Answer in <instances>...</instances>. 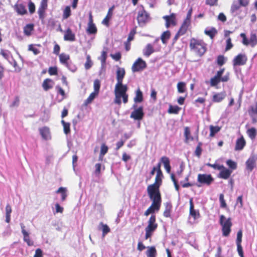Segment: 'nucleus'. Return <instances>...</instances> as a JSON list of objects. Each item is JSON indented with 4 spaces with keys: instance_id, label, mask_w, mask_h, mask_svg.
Masks as SVG:
<instances>
[{
    "instance_id": "33",
    "label": "nucleus",
    "mask_w": 257,
    "mask_h": 257,
    "mask_svg": "<svg viewBox=\"0 0 257 257\" xmlns=\"http://www.w3.org/2000/svg\"><path fill=\"white\" fill-rule=\"evenodd\" d=\"M12 208L9 204H8L6 207V222L9 223L11 221V214L12 213Z\"/></svg>"
},
{
    "instance_id": "51",
    "label": "nucleus",
    "mask_w": 257,
    "mask_h": 257,
    "mask_svg": "<svg viewBox=\"0 0 257 257\" xmlns=\"http://www.w3.org/2000/svg\"><path fill=\"white\" fill-rule=\"evenodd\" d=\"M0 54L7 60H9L10 58L11 59L12 57L10 56V52L8 50H1Z\"/></svg>"
},
{
    "instance_id": "36",
    "label": "nucleus",
    "mask_w": 257,
    "mask_h": 257,
    "mask_svg": "<svg viewBox=\"0 0 257 257\" xmlns=\"http://www.w3.org/2000/svg\"><path fill=\"white\" fill-rule=\"evenodd\" d=\"M148 250L147 251L146 254L147 257H156L157 254L156 249L155 247H148Z\"/></svg>"
},
{
    "instance_id": "9",
    "label": "nucleus",
    "mask_w": 257,
    "mask_h": 257,
    "mask_svg": "<svg viewBox=\"0 0 257 257\" xmlns=\"http://www.w3.org/2000/svg\"><path fill=\"white\" fill-rule=\"evenodd\" d=\"M147 67V64L142 58H139L132 66V70L133 72L141 71Z\"/></svg>"
},
{
    "instance_id": "46",
    "label": "nucleus",
    "mask_w": 257,
    "mask_h": 257,
    "mask_svg": "<svg viewBox=\"0 0 257 257\" xmlns=\"http://www.w3.org/2000/svg\"><path fill=\"white\" fill-rule=\"evenodd\" d=\"M65 66L73 72H75L77 70L76 66L70 60L65 65Z\"/></svg>"
},
{
    "instance_id": "61",
    "label": "nucleus",
    "mask_w": 257,
    "mask_h": 257,
    "mask_svg": "<svg viewBox=\"0 0 257 257\" xmlns=\"http://www.w3.org/2000/svg\"><path fill=\"white\" fill-rule=\"evenodd\" d=\"M136 33V31L135 29H133V30H132L130 33H129L127 41L129 42L132 41L134 39V36Z\"/></svg>"
},
{
    "instance_id": "53",
    "label": "nucleus",
    "mask_w": 257,
    "mask_h": 257,
    "mask_svg": "<svg viewBox=\"0 0 257 257\" xmlns=\"http://www.w3.org/2000/svg\"><path fill=\"white\" fill-rule=\"evenodd\" d=\"M28 3V7L29 12L31 14H33L35 11V6L34 4L31 2V0H26Z\"/></svg>"
},
{
    "instance_id": "29",
    "label": "nucleus",
    "mask_w": 257,
    "mask_h": 257,
    "mask_svg": "<svg viewBox=\"0 0 257 257\" xmlns=\"http://www.w3.org/2000/svg\"><path fill=\"white\" fill-rule=\"evenodd\" d=\"M255 161L253 157H250L246 162L247 170L251 171L255 167Z\"/></svg>"
},
{
    "instance_id": "3",
    "label": "nucleus",
    "mask_w": 257,
    "mask_h": 257,
    "mask_svg": "<svg viewBox=\"0 0 257 257\" xmlns=\"http://www.w3.org/2000/svg\"><path fill=\"white\" fill-rule=\"evenodd\" d=\"M148 195L151 200H152L153 202L150 207L145 212L144 215L145 216H148L150 213H153L155 210L158 211L160 209L161 203V194H157L152 193L150 195L149 193Z\"/></svg>"
},
{
    "instance_id": "28",
    "label": "nucleus",
    "mask_w": 257,
    "mask_h": 257,
    "mask_svg": "<svg viewBox=\"0 0 257 257\" xmlns=\"http://www.w3.org/2000/svg\"><path fill=\"white\" fill-rule=\"evenodd\" d=\"M161 162L163 163L164 167L168 173L171 172V166L170 165V160L169 158L166 156L162 157L161 159Z\"/></svg>"
},
{
    "instance_id": "5",
    "label": "nucleus",
    "mask_w": 257,
    "mask_h": 257,
    "mask_svg": "<svg viewBox=\"0 0 257 257\" xmlns=\"http://www.w3.org/2000/svg\"><path fill=\"white\" fill-rule=\"evenodd\" d=\"M219 218V223L222 226V235L228 236L231 232L232 226L231 219L230 218L226 219L223 215H220Z\"/></svg>"
},
{
    "instance_id": "55",
    "label": "nucleus",
    "mask_w": 257,
    "mask_h": 257,
    "mask_svg": "<svg viewBox=\"0 0 257 257\" xmlns=\"http://www.w3.org/2000/svg\"><path fill=\"white\" fill-rule=\"evenodd\" d=\"M171 179H172V181L174 183V184L176 190L177 191L179 192V191L180 187H179V185L178 184L177 181L175 179V175L174 174H173V173L171 174Z\"/></svg>"
},
{
    "instance_id": "18",
    "label": "nucleus",
    "mask_w": 257,
    "mask_h": 257,
    "mask_svg": "<svg viewBox=\"0 0 257 257\" xmlns=\"http://www.w3.org/2000/svg\"><path fill=\"white\" fill-rule=\"evenodd\" d=\"M48 0H42L41 2L40 6L39 7L38 11V13L40 19H42L44 18V15L47 8V3Z\"/></svg>"
},
{
    "instance_id": "50",
    "label": "nucleus",
    "mask_w": 257,
    "mask_h": 257,
    "mask_svg": "<svg viewBox=\"0 0 257 257\" xmlns=\"http://www.w3.org/2000/svg\"><path fill=\"white\" fill-rule=\"evenodd\" d=\"M220 79L216 76H214L210 79V84L211 86H215L220 82Z\"/></svg>"
},
{
    "instance_id": "31",
    "label": "nucleus",
    "mask_w": 257,
    "mask_h": 257,
    "mask_svg": "<svg viewBox=\"0 0 257 257\" xmlns=\"http://www.w3.org/2000/svg\"><path fill=\"white\" fill-rule=\"evenodd\" d=\"M134 100L135 103H140L143 100V93L139 88L136 91V96L134 98Z\"/></svg>"
},
{
    "instance_id": "35",
    "label": "nucleus",
    "mask_w": 257,
    "mask_h": 257,
    "mask_svg": "<svg viewBox=\"0 0 257 257\" xmlns=\"http://www.w3.org/2000/svg\"><path fill=\"white\" fill-rule=\"evenodd\" d=\"M172 208V206L170 202H167L165 204V209L164 212V216L166 217L170 216V213Z\"/></svg>"
},
{
    "instance_id": "13",
    "label": "nucleus",
    "mask_w": 257,
    "mask_h": 257,
    "mask_svg": "<svg viewBox=\"0 0 257 257\" xmlns=\"http://www.w3.org/2000/svg\"><path fill=\"white\" fill-rule=\"evenodd\" d=\"M242 232L241 230H239L237 233V238L236 243L237 245V250L240 257H244L243 249L241 245L242 241Z\"/></svg>"
},
{
    "instance_id": "58",
    "label": "nucleus",
    "mask_w": 257,
    "mask_h": 257,
    "mask_svg": "<svg viewBox=\"0 0 257 257\" xmlns=\"http://www.w3.org/2000/svg\"><path fill=\"white\" fill-rule=\"evenodd\" d=\"M202 145V144L201 143H199L197 146L195 151V154L196 156L198 157H200L201 154L202 152V149L201 148V146Z\"/></svg>"
},
{
    "instance_id": "32",
    "label": "nucleus",
    "mask_w": 257,
    "mask_h": 257,
    "mask_svg": "<svg viewBox=\"0 0 257 257\" xmlns=\"http://www.w3.org/2000/svg\"><path fill=\"white\" fill-rule=\"evenodd\" d=\"M98 229H102V236L103 237H104L106 234L110 232V230L109 227L106 224H104L102 222H100L99 223Z\"/></svg>"
},
{
    "instance_id": "59",
    "label": "nucleus",
    "mask_w": 257,
    "mask_h": 257,
    "mask_svg": "<svg viewBox=\"0 0 257 257\" xmlns=\"http://www.w3.org/2000/svg\"><path fill=\"white\" fill-rule=\"evenodd\" d=\"M98 93H96L95 92L91 93L89 96V97L87 98V99L86 100L85 102L86 103H90L94 99V98L95 97L96 95Z\"/></svg>"
},
{
    "instance_id": "16",
    "label": "nucleus",
    "mask_w": 257,
    "mask_h": 257,
    "mask_svg": "<svg viewBox=\"0 0 257 257\" xmlns=\"http://www.w3.org/2000/svg\"><path fill=\"white\" fill-rule=\"evenodd\" d=\"M189 204H190V209H189V214L192 217H193L194 220L198 219L200 215V213L198 210H196L194 209V204L193 202V199L191 198L189 200Z\"/></svg>"
},
{
    "instance_id": "14",
    "label": "nucleus",
    "mask_w": 257,
    "mask_h": 257,
    "mask_svg": "<svg viewBox=\"0 0 257 257\" xmlns=\"http://www.w3.org/2000/svg\"><path fill=\"white\" fill-rule=\"evenodd\" d=\"M166 21L165 26L166 28H168L171 25H176V15L174 13H172L170 16H164L163 17Z\"/></svg>"
},
{
    "instance_id": "49",
    "label": "nucleus",
    "mask_w": 257,
    "mask_h": 257,
    "mask_svg": "<svg viewBox=\"0 0 257 257\" xmlns=\"http://www.w3.org/2000/svg\"><path fill=\"white\" fill-rule=\"evenodd\" d=\"M53 158V152L52 151H50L45 156V159H46V164H50Z\"/></svg>"
},
{
    "instance_id": "25",
    "label": "nucleus",
    "mask_w": 257,
    "mask_h": 257,
    "mask_svg": "<svg viewBox=\"0 0 257 257\" xmlns=\"http://www.w3.org/2000/svg\"><path fill=\"white\" fill-rule=\"evenodd\" d=\"M204 33L213 39L217 33V31L214 27H208L205 29Z\"/></svg>"
},
{
    "instance_id": "2",
    "label": "nucleus",
    "mask_w": 257,
    "mask_h": 257,
    "mask_svg": "<svg viewBox=\"0 0 257 257\" xmlns=\"http://www.w3.org/2000/svg\"><path fill=\"white\" fill-rule=\"evenodd\" d=\"M189 46L190 49L199 56H202L206 51V44L202 40L195 38L190 40Z\"/></svg>"
},
{
    "instance_id": "54",
    "label": "nucleus",
    "mask_w": 257,
    "mask_h": 257,
    "mask_svg": "<svg viewBox=\"0 0 257 257\" xmlns=\"http://www.w3.org/2000/svg\"><path fill=\"white\" fill-rule=\"evenodd\" d=\"M108 151V147L105 144H102L101 146L100 153L99 158L103 157Z\"/></svg>"
},
{
    "instance_id": "43",
    "label": "nucleus",
    "mask_w": 257,
    "mask_h": 257,
    "mask_svg": "<svg viewBox=\"0 0 257 257\" xmlns=\"http://www.w3.org/2000/svg\"><path fill=\"white\" fill-rule=\"evenodd\" d=\"M170 32L169 31L164 32L161 35V40L165 44L167 40L170 38Z\"/></svg>"
},
{
    "instance_id": "48",
    "label": "nucleus",
    "mask_w": 257,
    "mask_h": 257,
    "mask_svg": "<svg viewBox=\"0 0 257 257\" xmlns=\"http://www.w3.org/2000/svg\"><path fill=\"white\" fill-rule=\"evenodd\" d=\"M186 84L183 82H180L177 84L178 91L179 93H183L185 91Z\"/></svg>"
},
{
    "instance_id": "24",
    "label": "nucleus",
    "mask_w": 257,
    "mask_h": 257,
    "mask_svg": "<svg viewBox=\"0 0 257 257\" xmlns=\"http://www.w3.org/2000/svg\"><path fill=\"white\" fill-rule=\"evenodd\" d=\"M245 145V141L242 137L236 140L235 150V151H240L243 149Z\"/></svg>"
},
{
    "instance_id": "41",
    "label": "nucleus",
    "mask_w": 257,
    "mask_h": 257,
    "mask_svg": "<svg viewBox=\"0 0 257 257\" xmlns=\"http://www.w3.org/2000/svg\"><path fill=\"white\" fill-rule=\"evenodd\" d=\"M249 43L251 47H254L257 44V37L255 34H251L249 40Z\"/></svg>"
},
{
    "instance_id": "38",
    "label": "nucleus",
    "mask_w": 257,
    "mask_h": 257,
    "mask_svg": "<svg viewBox=\"0 0 257 257\" xmlns=\"http://www.w3.org/2000/svg\"><path fill=\"white\" fill-rule=\"evenodd\" d=\"M33 29L34 25L33 24H28L24 27V32L26 35L29 36L31 35Z\"/></svg>"
},
{
    "instance_id": "60",
    "label": "nucleus",
    "mask_w": 257,
    "mask_h": 257,
    "mask_svg": "<svg viewBox=\"0 0 257 257\" xmlns=\"http://www.w3.org/2000/svg\"><path fill=\"white\" fill-rule=\"evenodd\" d=\"M217 63L219 66H222L224 63V57L222 55H219L217 58Z\"/></svg>"
},
{
    "instance_id": "42",
    "label": "nucleus",
    "mask_w": 257,
    "mask_h": 257,
    "mask_svg": "<svg viewBox=\"0 0 257 257\" xmlns=\"http://www.w3.org/2000/svg\"><path fill=\"white\" fill-rule=\"evenodd\" d=\"M71 15V9L70 6L66 7L65 9L63 11V18L66 19L68 18Z\"/></svg>"
},
{
    "instance_id": "20",
    "label": "nucleus",
    "mask_w": 257,
    "mask_h": 257,
    "mask_svg": "<svg viewBox=\"0 0 257 257\" xmlns=\"http://www.w3.org/2000/svg\"><path fill=\"white\" fill-rule=\"evenodd\" d=\"M154 52L153 45L150 43L148 44L143 50V55L146 57H149Z\"/></svg>"
},
{
    "instance_id": "62",
    "label": "nucleus",
    "mask_w": 257,
    "mask_h": 257,
    "mask_svg": "<svg viewBox=\"0 0 257 257\" xmlns=\"http://www.w3.org/2000/svg\"><path fill=\"white\" fill-rule=\"evenodd\" d=\"M207 165L214 168V169L218 170H221L222 169V168H223V165H220L216 164H211L210 163H208L207 164Z\"/></svg>"
},
{
    "instance_id": "52",
    "label": "nucleus",
    "mask_w": 257,
    "mask_h": 257,
    "mask_svg": "<svg viewBox=\"0 0 257 257\" xmlns=\"http://www.w3.org/2000/svg\"><path fill=\"white\" fill-rule=\"evenodd\" d=\"M210 136L213 137L215 134L220 131V128L218 126H213L211 125L210 126Z\"/></svg>"
},
{
    "instance_id": "30",
    "label": "nucleus",
    "mask_w": 257,
    "mask_h": 257,
    "mask_svg": "<svg viewBox=\"0 0 257 257\" xmlns=\"http://www.w3.org/2000/svg\"><path fill=\"white\" fill-rule=\"evenodd\" d=\"M59 60L60 63L65 66L70 60V56L68 54L61 53L59 55Z\"/></svg>"
},
{
    "instance_id": "40",
    "label": "nucleus",
    "mask_w": 257,
    "mask_h": 257,
    "mask_svg": "<svg viewBox=\"0 0 257 257\" xmlns=\"http://www.w3.org/2000/svg\"><path fill=\"white\" fill-rule=\"evenodd\" d=\"M247 134L248 136H249V137L251 139L253 140L256 137V129L255 128L251 127V128H249L248 130H247Z\"/></svg>"
},
{
    "instance_id": "17",
    "label": "nucleus",
    "mask_w": 257,
    "mask_h": 257,
    "mask_svg": "<svg viewBox=\"0 0 257 257\" xmlns=\"http://www.w3.org/2000/svg\"><path fill=\"white\" fill-rule=\"evenodd\" d=\"M156 216L152 215L148 221V225L145 229L154 232L157 228L158 225L155 223Z\"/></svg>"
},
{
    "instance_id": "8",
    "label": "nucleus",
    "mask_w": 257,
    "mask_h": 257,
    "mask_svg": "<svg viewBox=\"0 0 257 257\" xmlns=\"http://www.w3.org/2000/svg\"><path fill=\"white\" fill-rule=\"evenodd\" d=\"M149 15L144 9L139 11L137 20L140 26H144L149 21Z\"/></svg>"
},
{
    "instance_id": "10",
    "label": "nucleus",
    "mask_w": 257,
    "mask_h": 257,
    "mask_svg": "<svg viewBox=\"0 0 257 257\" xmlns=\"http://www.w3.org/2000/svg\"><path fill=\"white\" fill-rule=\"evenodd\" d=\"M247 58L244 54H239L234 57L232 63L234 66H241L246 64Z\"/></svg>"
},
{
    "instance_id": "34",
    "label": "nucleus",
    "mask_w": 257,
    "mask_h": 257,
    "mask_svg": "<svg viewBox=\"0 0 257 257\" xmlns=\"http://www.w3.org/2000/svg\"><path fill=\"white\" fill-rule=\"evenodd\" d=\"M185 142L187 143L189 140L192 141L193 138L191 136L190 131L188 127H185L184 128Z\"/></svg>"
},
{
    "instance_id": "44",
    "label": "nucleus",
    "mask_w": 257,
    "mask_h": 257,
    "mask_svg": "<svg viewBox=\"0 0 257 257\" xmlns=\"http://www.w3.org/2000/svg\"><path fill=\"white\" fill-rule=\"evenodd\" d=\"M61 123L63 126L64 132L65 134H68L70 132V123L68 122H66L64 120H61Z\"/></svg>"
},
{
    "instance_id": "21",
    "label": "nucleus",
    "mask_w": 257,
    "mask_h": 257,
    "mask_svg": "<svg viewBox=\"0 0 257 257\" xmlns=\"http://www.w3.org/2000/svg\"><path fill=\"white\" fill-rule=\"evenodd\" d=\"M231 173V170L226 169L223 166V168L221 170L218 177L224 179H227L230 177Z\"/></svg>"
},
{
    "instance_id": "15",
    "label": "nucleus",
    "mask_w": 257,
    "mask_h": 257,
    "mask_svg": "<svg viewBox=\"0 0 257 257\" xmlns=\"http://www.w3.org/2000/svg\"><path fill=\"white\" fill-rule=\"evenodd\" d=\"M20 226L24 236V241L27 243L28 246H32L34 244L33 241L30 240L29 233L25 230V226L22 223L20 224Z\"/></svg>"
},
{
    "instance_id": "57",
    "label": "nucleus",
    "mask_w": 257,
    "mask_h": 257,
    "mask_svg": "<svg viewBox=\"0 0 257 257\" xmlns=\"http://www.w3.org/2000/svg\"><path fill=\"white\" fill-rule=\"evenodd\" d=\"M219 201L220 203V207L221 208H225L226 207L227 205L224 199V195L223 194H220L219 195Z\"/></svg>"
},
{
    "instance_id": "64",
    "label": "nucleus",
    "mask_w": 257,
    "mask_h": 257,
    "mask_svg": "<svg viewBox=\"0 0 257 257\" xmlns=\"http://www.w3.org/2000/svg\"><path fill=\"white\" fill-rule=\"evenodd\" d=\"M240 36L242 38V43L244 45H248L249 44V40L246 37L245 34L244 33H241Z\"/></svg>"
},
{
    "instance_id": "56",
    "label": "nucleus",
    "mask_w": 257,
    "mask_h": 257,
    "mask_svg": "<svg viewBox=\"0 0 257 257\" xmlns=\"http://www.w3.org/2000/svg\"><path fill=\"white\" fill-rule=\"evenodd\" d=\"M226 164L232 170L235 169L237 167L236 163L231 160H227L226 161Z\"/></svg>"
},
{
    "instance_id": "22",
    "label": "nucleus",
    "mask_w": 257,
    "mask_h": 257,
    "mask_svg": "<svg viewBox=\"0 0 257 257\" xmlns=\"http://www.w3.org/2000/svg\"><path fill=\"white\" fill-rule=\"evenodd\" d=\"M226 96L225 92H221L219 93H215L212 97V101L214 102H220L224 99Z\"/></svg>"
},
{
    "instance_id": "7",
    "label": "nucleus",
    "mask_w": 257,
    "mask_h": 257,
    "mask_svg": "<svg viewBox=\"0 0 257 257\" xmlns=\"http://www.w3.org/2000/svg\"><path fill=\"white\" fill-rule=\"evenodd\" d=\"M27 2L26 0H19L14 6V9L20 15H24L27 13L26 6Z\"/></svg>"
},
{
    "instance_id": "1",
    "label": "nucleus",
    "mask_w": 257,
    "mask_h": 257,
    "mask_svg": "<svg viewBox=\"0 0 257 257\" xmlns=\"http://www.w3.org/2000/svg\"><path fill=\"white\" fill-rule=\"evenodd\" d=\"M116 72L117 83L114 88L115 98L114 102L115 104L120 105L121 103V98H122L123 102L126 103L128 101V95L126 92L128 87L126 85L122 84L123 79L124 77L125 71L123 68L116 66Z\"/></svg>"
},
{
    "instance_id": "47",
    "label": "nucleus",
    "mask_w": 257,
    "mask_h": 257,
    "mask_svg": "<svg viewBox=\"0 0 257 257\" xmlns=\"http://www.w3.org/2000/svg\"><path fill=\"white\" fill-rule=\"evenodd\" d=\"M180 108L178 106H172L170 105L168 109V112L170 113H178Z\"/></svg>"
},
{
    "instance_id": "63",
    "label": "nucleus",
    "mask_w": 257,
    "mask_h": 257,
    "mask_svg": "<svg viewBox=\"0 0 257 257\" xmlns=\"http://www.w3.org/2000/svg\"><path fill=\"white\" fill-rule=\"evenodd\" d=\"M29 50L32 51L35 55H38L40 53L39 50L34 47L33 45L29 46Z\"/></svg>"
},
{
    "instance_id": "12",
    "label": "nucleus",
    "mask_w": 257,
    "mask_h": 257,
    "mask_svg": "<svg viewBox=\"0 0 257 257\" xmlns=\"http://www.w3.org/2000/svg\"><path fill=\"white\" fill-rule=\"evenodd\" d=\"M144 116L143 111V107L140 106L137 109L134 110L130 115V117L135 120H141L143 119Z\"/></svg>"
},
{
    "instance_id": "23",
    "label": "nucleus",
    "mask_w": 257,
    "mask_h": 257,
    "mask_svg": "<svg viewBox=\"0 0 257 257\" xmlns=\"http://www.w3.org/2000/svg\"><path fill=\"white\" fill-rule=\"evenodd\" d=\"M40 133L42 137L44 140H49L50 139V131L48 127H43L39 129Z\"/></svg>"
},
{
    "instance_id": "6",
    "label": "nucleus",
    "mask_w": 257,
    "mask_h": 257,
    "mask_svg": "<svg viewBox=\"0 0 257 257\" xmlns=\"http://www.w3.org/2000/svg\"><path fill=\"white\" fill-rule=\"evenodd\" d=\"M213 180V178L210 174H199L197 177V181L198 183H200L201 185H197V186L200 187L201 185L203 184L210 185Z\"/></svg>"
},
{
    "instance_id": "26",
    "label": "nucleus",
    "mask_w": 257,
    "mask_h": 257,
    "mask_svg": "<svg viewBox=\"0 0 257 257\" xmlns=\"http://www.w3.org/2000/svg\"><path fill=\"white\" fill-rule=\"evenodd\" d=\"M54 82L51 79H46L43 82L42 87L44 90L48 91L53 86Z\"/></svg>"
},
{
    "instance_id": "19",
    "label": "nucleus",
    "mask_w": 257,
    "mask_h": 257,
    "mask_svg": "<svg viewBox=\"0 0 257 257\" xmlns=\"http://www.w3.org/2000/svg\"><path fill=\"white\" fill-rule=\"evenodd\" d=\"M64 39L65 41L73 42L75 40V35L70 28L64 32Z\"/></svg>"
},
{
    "instance_id": "27",
    "label": "nucleus",
    "mask_w": 257,
    "mask_h": 257,
    "mask_svg": "<svg viewBox=\"0 0 257 257\" xmlns=\"http://www.w3.org/2000/svg\"><path fill=\"white\" fill-rule=\"evenodd\" d=\"M191 22L184 20L182 24L181 25L179 31L181 34H185L187 32L188 27L190 25Z\"/></svg>"
},
{
    "instance_id": "37",
    "label": "nucleus",
    "mask_w": 257,
    "mask_h": 257,
    "mask_svg": "<svg viewBox=\"0 0 257 257\" xmlns=\"http://www.w3.org/2000/svg\"><path fill=\"white\" fill-rule=\"evenodd\" d=\"M97 31V28L94 24H88L86 32L88 34H95Z\"/></svg>"
},
{
    "instance_id": "11",
    "label": "nucleus",
    "mask_w": 257,
    "mask_h": 257,
    "mask_svg": "<svg viewBox=\"0 0 257 257\" xmlns=\"http://www.w3.org/2000/svg\"><path fill=\"white\" fill-rule=\"evenodd\" d=\"M241 12V6L237 1H234L230 8V13L233 17H238L241 18L240 14Z\"/></svg>"
},
{
    "instance_id": "4",
    "label": "nucleus",
    "mask_w": 257,
    "mask_h": 257,
    "mask_svg": "<svg viewBox=\"0 0 257 257\" xmlns=\"http://www.w3.org/2000/svg\"><path fill=\"white\" fill-rule=\"evenodd\" d=\"M163 173L161 170H158L157 172V175L155 178V182L151 185H150L147 187V192L150 195L152 193L160 194L159 191V187L162 183V178L163 177Z\"/></svg>"
},
{
    "instance_id": "39",
    "label": "nucleus",
    "mask_w": 257,
    "mask_h": 257,
    "mask_svg": "<svg viewBox=\"0 0 257 257\" xmlns=\"http://www.w3.org/2000/svg\"><path fill=\"white\" fill-rule=\"evenodd\" d=\"M57 193H60L61 195V200L64 201L67 197L66 188L64 187H60L56 191Z\"/></svg>"
},
{
    "instance_id": "45",
    "label": "nucleus",
    "mask_w": 257,
    "mask_h": 257,
    "mask_svg": "<svg viewBox=\"0 0 257 257\" xmlns=\"http://www.w3.org/2000/svg\"><path fill=\"white\" fill-rule=\"evenodd\" d=\"M92 64L93 63L91 60L90 56L89 55H87L86 56V61L84 64L85 69H89L92 67Z\"/></svg>"
}]
</instances>
